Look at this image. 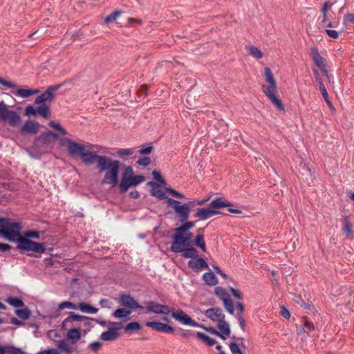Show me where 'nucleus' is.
Instances as JSON below:
<instances>
[{"mask_svg": "<svg viewBox=\"0 0 354 354\" xmlns=\"http://www.w3.org/2000/svg\"><path fill=\"white\" fill-rule=\"evenodd\" d=\"M119 167L120 162L118 160H113L107 157L100 158L99 169L100 171H105L102 183L114 187L118 181Z\"/></svg>", "mask_w": 354, "mask_h": 354, "instance_id": "nucleus-1", "label": "nucleus"}, {"mask_svg": "<svg viewBox=\"0 0 354 354\" xmlns=\"http://www.w3.org/2000/svg\"><path fill=\"white\" fill-rule=\"evenodd\" d=\"M265 77L268 86H263V91L270 102L280 111L284 110V106L280 99L276 95L277 82L270 68H265Z\"/></svg>", "mask_w": 354, "mask_h": 354, "instance_id": "nucleus-2", "label": "nucleus"}, {"mask_svg": "<svg viewBox=\"0 0 354 354\" xmlns=\"http://www.w3.org/2000/svg\"><path fill=\"white\" fill-rule=\"evenodd\" d=\"M21 225L11 219L0 218V235L10 241H19L21 238Z\"/></svg>", "mask_w": 354, "mask_h": 354, "instance_id": "nucleus-3", "label": "nucleus"}, {"mask_svg": "<svg viewBox=\"0 0 354 354\" xmlns=\"http://www.w3.org/2000/svg\"><path fill=\"white\" fill-rule=\"evenodd\" d=\"M165 203L168 206H171L176 215L180 222H185L188 220L191 207L194 206V201H189L187 203H182L180 201L171 198H167Z\"/></svg>", "mask_w": 354, "mask_h": 354, "instance_id": "nucleus-4", "label": "nucleus"}, {"mask_svg": "<svg viewBox=\"0 0 354 354\" xmlns=\"http://www.w3.org/2000/svg\"><path fill=\"white\" fill-rule=\"evenodd\" d=\"M0 119L7 122L10 127H16L21 121L17 113L8 109L4 102H0Z\"/></svg>", "mask_w": 354, "mask_h": 354, "instance_id": "nucleus-5", "label": "nucleus"}, {"mask_svg": "<svg viewBox=\"0 0 354 354\" xmlns=\"http://www.w3.org/2000/svg\"><path fill=\"white\" fill-rule=\"evenodd\" d=\"M17 248L24 251H32L39 254H43L46 251L44 243L32 241L26 238H21L18 241Z\"/></svg>", "mask_w": 354, "mask_h": 354, "instance_id": "nucleus-6", "label": "nucleus"}, {"mask_svg": "<svg viewBox=\"0 0 354 354\" xmlns=\"http://www.w3.org/2000/svg\"><path fill=\"white\" fill-rule=\"evenodd\" d=\"M188 243L185 236V232L181 231L178 227L175 229V234L173 236V241L171 245V250L173 252L178 253L183 250V247L187 246Z\"/></svg>", "mask_w": 354, "mask_h": 354, "instance_id": "nucleus-7", "label": "nucleus"}, {"mask_svg": "<svg viewBox=\"0 0 354 354\" xmlns=\"http://www.w3.org/2000/svg\"><path fill=\"white\" fill-rule=\"evenodd\" d=\"M60 145L68 147V151L71 156L73 158L82 157V155L86 147L72 140L65 138L60 140Z\"/></svg>", "mask_w": 354, "mask_h": 354, "instance_id": "nucleus-8", "label": "nucleus"}, {"mask_svg": "<svg viewBox=\"0 0 354 354\" xmlns=\"http://www.w3.org/2000/svg\"><path fill=\"white\" fill-rule=\"evenodd\" d=\"M170 314L171 317L179 322L183 325L192 326L194 327H199L200 324L196 321L193 320L188 315H187L183 310L171 308Z\"/></svg>", "mask_w": 354, "mask_h": 354, "instance_id": "nucleus-9", "label": "nucleus"}, {"mask_svg": "<svg viewBox=\"0 0 354 354\" xmlns=\"http://www.w3.org/2000/svg\"><path fill=\"white\" fill-rule=\"evenodd\" d=\"M216 295L223 301L225 310L231 315H234V305L228 292L221 287L215 288Z\"/></svg>", "mask_w": 354, "mask_h": 354, "instance_id": "nucleus-10", "label": "nucleus"}, {"mask_svg": "<svg viewBox=\"0 0 354 354\" xmlns=\"http://www.w3.org/2000/svg\"><path fill=\"white\" fill-rule=\"evenodd\" d=\"M133 185V169L129 166L125 168L122 173L121 182L119 185L120 190L122 192L127 191V189Z\"/></svg>", "mask_w": 354, "mask_h": 354, "instance_id": "nucleus-11", "label": "nucleus"}, {"mask_svg": "<svg viewBox=\"0 0 354 354\" xmlns=\"http://www.w3.org/2000/svg\"><path fill=\"white\" fill-rule=\"evenodd\" d=\"M146 311L147 313L167 315L170 314L171 308L166 305L160 304L155 301H150L147 304Z\"/></svg>", "mask_w": 354, "mask_h": 354, "instance_id": "nucleus-12", "label": "nucleus"}, {"mask_svg": "<svg viewBox=\"0 0 354 354\" xmlns=\"http://www.w3.org/2000/svg\"><path fill=\"white\" fill-rule=\"evenodd\" d=\"M84 148V151L82 155L81 159L82 162L87 165H91L97 161V167H100V158H106L103 156H97L95 151H91Z\"/></svg>", "mask_w": 354, "mask_h": 354, "instance_id": "nucleus-13", "label": "nucleus"}, {"mask_svg": "<svg viewBox=\"0 0 354 354\" xmlns=\"http://www.w3.org/2000/svg\"><path fill=\"white\" fill-rule=\"evenodd\" d=\"M59 88V85L53 86L48 88V89L37 96L35 99V104H44L46 102H51L54 99V92Z\"/></svg>", "mask_w": 354, "mask_h": 354, "instance_id": "nucleus-14", "label": "nucleus"}, {"mask_svg": "<svg viewBox=\"0 0 354 354\" xmlns=\"http://www.w3.org/2000/svg\"><path fill=\"white\" fill-rule=\"evenodd\" d=\"M205 315L209 319L217 324L225 319V315L222 310L218 308H212L205 310Z\"/></svg>", "mask_w": 354, "mask_h": 354, "instance_id": "nucleus-15", "label": "nucleus"}, {"mask_svg": "<svg viewBox=\"0 0 354 354\" xmlns=\"http://www.w3.org/2000/svg\"><path fill=\"white\" fill-rule=\"evenodd\" d=\"M145 326L151 328L154 330L158 332H162L166 333H173L174 332V328L162 322H147L145 323Z\"/></svg>", "mask_w": 354, "mask_h": 354, "instance_id": "nucleus-16", "label": "nucleus"}, {"mask_svg": "<svg viewBox=\"0 0 354 354\" xmlns=\"http://www.w3.org/2000/svg\"><path fill=\"white\" fill-rule=\"evenodd\" d=\"M219 331L212 329L213 333L220 337L223 339H225L230 335L231 330L229 324L224 320L217 324Z\"/></svg>", "mask_w": 354, "mask_h": 354, "instance_id": "nucleus-17", "label": "nucleus"}, {"mask_svg": "<svg viewBox=\"0 0 354 354\" xmlns=\"http://www.w3.org/2000/svg\"><path fill=\"white\" fill-rule=\"evenodd\" d=\"M218 214H220L219 211L212 208H201L197 210L194 216L201 220H207Z\"/></svg>", "mask_w": 354, "mask_h": 354, "instance_id": "nucleus-18", "label": "nucleus"}, {"mask_svg": "<svg viewBox=\"0 0 354 354\" xmlns=\"http://www.w3.org/2000/svg\"><path fill=\"white\" fill-rule=\"evenodd\" d=\"M39 129V123L28 120L26 122L24 125L21 127L20 132L22 135L27 133L35 134L38 132Z\"/></svg>", "mask_w": 354, "mask_h": 354, "instance_id": "nucleus-19", "label": "nucleus"}, {"mask_svg": "<svg viewBox=\"0 0 354 354\" xmlns=\"http://www.w3.org/2000/svg\"><path fill=\"white\" fill-rule=\"evenodd\" d=\"M311 56L315 65L324 73H326V67L324 64V59L319 53L317 48H313L310 50Z\"/></svg>", "mask_w": 354, "mask_h": 354, "instance_id": "nucleus-20", "label": "nucleus"}, {"mask_svg": "<svg viewBox=\"0 0 354 354\" xmlns=\"http://www.w3.org/2000/svg\"><path fill=\"white\" fill-rule=\"evenodd\" d=\"M189 268L195 271H199L208 268V265L203 258H197L190 260L188 262Z\"/></svg>", "mask_w": 354, "mask_h": 354, "instance_id": "nucleus-21", "label": "nucleus"}, {"mask_svg": "<svg viewBox=\"0 0 354 354\" xmlns=\"http://www.w3.org/2000/svg\"><path fill=\"white\" fill-rule=\"evenodd\" d=\"M313 73L315 76V80H316V82H317L318 85H319V90H320V92L323 96V97L324 98L325 101L326 102V103L328 104H330V102L329 100V97H328V93H327V91H326V88L321 79V77H319V72L317 69H314L313 70Z\"/></svg>", "mask_w": 354, "mask_h": 354, "instance_id": "nucleus-22", "label": "nucleus"}, {"mask_svg": "<svg viewBox=\"0 0 354 354\" xmlns=\"http://www.w3.org/2000/svg\"><path fill=\"white\" fill-rule=\"evenodd\" d=\"M149 184L153 186L151 189L152 196L160 200L167 198L165 195V192L167 191L163 190L160 185L157 184L155 182H149Z\"/></svg>", "mask_w": 354, "mask_h": 354, "instance_id": "nucleus-23", "label": "nucleus"}, {"mask_svg": "<svg viewBox=\"0 0 354 354\" xmlns=\"http://www.w3.org/2000/svg\"><path fill=\"white\" fill-rule=\"evenodd\" d=\"M229 205L230 202L227 200L223 197H219L212 201L209 205V207L212 208V209H215L225 207L226 206Z\"/></svg>", "mask_w": 354, "mask_h": 354, "instance_id": "nucleus-24", "label": "nucleus"}, {"mask_svg": "<svg viewBox=\"0 0 354 354\" xmlns=\"http://www.w3.org/2000/svg\"><path fill=\"white\" fill-rule=\"evenodd\" d=\"M132 310L129 308H122L117 309L114 313L113 317L118 319H121L122 321L126 322L129 319Z\"/></svg>", "mask_w": 354, "mask_h": 354, "instance_id": "nucleus-25", "label": "nucleus"}, {"mask_svg": "<svg viewBox=\"0 0 354 354\" xmlns=\"http://www.w3.org/2000/svg\"><path fill=\"white\" fill-rule=\"evenodd\" d=\"M87 318L84 316H80L76 314H74L73 313H71L68 317L66 318L62 324L63 326H67L69 325V324H73V322H81L83 320H86Z\"/></svg>", "mask_w": 354, "mask_h": 354, "instance_id": "nucleus-26", "label": "nucleus"}, {"mask_svg": "<svg viewBox=\"0 0 354 354\" xmlns=\"http://www.w3.org/2000/svg\"><path fill=\"white\" fill-rule=\"evenodd\" d=\"M67 339L71 341L72 344L76 343L81 337V332L76 328L70 329L66 335Z\"/></svg>", "mask_w": 354, "mask_h": 354, "instance_id": "nucleus-27", "label": "nucleus"}, {"mask_svg": "<svg viewBox=\"0 0 354 354\" xmlns=\"http://www.w3.org/2000/svg\"><path fill=\"white\" fill-rule=\"evenodd\" d=\"M39 89L19 88L15 92V95L21 97H28L32 95L37 94Z\"/></svg>", "mask_w": 354, "mask_h": 354, "instance_id": "nucleus-28", "label": "nucleus"}, {"mask_svg": "<svg viewBox=\"0 0 354 354\" xmlns=\"http://www.w3.org/2000/svg\"><path fill=\"white\" fill-rule=\"evenodd\" d=\"M203 277L207 285L215 286L218 283V279L212 272L205 273Z\"/></svg>", "mask_w": 354, "mask_h": 354, "instance_id": "nucleus-29", "label": "nucleus"}, {"mask_svg": "<svg viewBox=\"0 0 354 354\" xmlns=\"http://www.w3.org/2000/svg\"><path fill=\"white\" fill-rule=\"evenodd\" d=\"M57 349L59 351L60 353H62V351H64L67 354H71L73 353V348L70 346L65 340H62L58 342Z\"/></svg>", "mask_w": 354, "mask_h": 354, "instance_id": "nucleus-30", "label": "nucleus"}, {"mask_svg": "<svg viewBox=\"0 0 354 354\" xmlns=\"http://www.w3.org/2000/svg\"><path fill=\"white\" fill-rule=\"evenodd\" d=\"M119 337V333L118 332H113L107 330L105 332H103L101 334V339L104 341H113Z\"/></svg>", "mask_w": 354, "mask_h": 354, "instance_id": "nucleus-31", "label": "nucleus"}, {"mask_svg": "<svg viewBox=\"0 0 354 354\" xmlns=\"http://www.w3.org/2000/svg\"><path fill=\"white\" fill-rule=\"evenodd\" d=\"M195 335L197 337H198L209 346H213L216 343V341L214 338L209 337L203 333L196 332Z\"/></svg>", "mask_w": 354, "mask_h": 354, "instance_id": "nucleus-32", "label": "nucleus"}, {"mask_svg": "<svg viewBox=\"0 0 354 354\" xmlns=\"http://www.w3.org/2000/svg\"><path fill=\"white\" fill-rule=\"evenodd\" d=\"M153 151L154 147L150 143L140 146L138 150V153L140 156H147L153 153Z\"/></svg>", "mask_w": 354, "mask_h": 354, "instance_id": "nucleus-33", "label": "nucleus"}, {"mask_svg": "<svg viewBox=\"0 0 354 354\" xmlns=\"http://www.w3.org/2000/svg\"><path fill=\"white\" fill-rule=\"evenodd\" d=\"M6 301L15 308H22L24 306V303L20 298L10 297L6 299Z\"/></svg>", "mask_w": 354, "mask_h": 354, "instance_id": "nucleus-34", "label": "nucleus"}, {"mask_svg": "<svg viewBox=\"0 0 354 354\" xmlns=\"http://www.w3.org/2000/svg\"><path fill=\"white\" fill-rule=\"evenodd\" d=\"M82 312L95 314L97 312V309L84 302L80 303L77 306Z\"/></svg>", "mask_w": 354, "mask_h": 354, "instance_id": "nucleus-35", "label": "nucleus"}, {"mask_svg": "<svg viewBox=\"0 0 354 354\" xmlns=\"http://www.w3.org/2000/svg\"><path fill=\"white\" fill-rule=\"evenodd\" d=\"M120 303L126 308H133V298L129 295H122L120 297Z\"/></svg>", "mask_w": 354, "mask_h": 354, "instance_id": "nucleus-36", "label": "nucleus"}, {"mask_svg": "<svg viewBox=\"0 0 354 354\" xmlns=\"http://www.w3.org/2000/svg\"><path fill=\"white\" fill-rule=\"evenodd\" d=\"M248 53L256 59H261L263 57V53L258 48L254 46H246Z\"/></svg>", "mask_w": 354, "mask_h": 354, "instance_id": "nucleus-37", "label": "nucleus"}, {"mask_svg": "<svg viewBox=\"0 0 354 354\" xmlns=\"http://www.w3.org/2000/svg\"><path fill=\"white\" fill-rule=\"evenodd\" d=\"M15 314L21 319L27 320L30 318L31 315V312L28 308H24L22 309H17L15 310Z\"/></svg>", "mask_w": 354, "mask_h": 354, "instance_id": "nucleus-38", "label": "nucleus"}, {"mask_svg": "<svg viewBox=\"0 0 354 354\" xmlns=\"http://www.w3.org/2000/svg\"><path fill=\"white\" fill-rule=\"evenodd\" d=\"M183 252V255L185 258H195L198 257V252L194 248L183 247V250L180 251Z\"/></svg>", "mask_w": 354, "mask_h": 354, "instance_id": "nucleus-39", "label": "nucleus"}, {"mask_svg": "<svg viewBox=\"0 0 354 354\" xmlns=\"http://www.w3.org/2000/svg\"><path fill=\"white\" fill-rule=\"evenodd\" d=\"M315 329V326L313 322L310 321H305L304 324V328H299L298 330V333L299 334L301 333H308L309 334L310 332L313 331Z\"/></svg>", "mask_w": 354, "mask_h": 354, "instance_id": "nucleus-40", "label": "nucleus"}, {"mask_svg": "<svg viewBox=\"0 0 354 354\" xmlns=\"http://www.w3.org/2000/svg\"><path fill=\"white\" fill-rule=\"evenodd\" d=\"M41 105L37 109V114L40 115L44 118H48L50 115L49 107L45 104H40Z\"/></svg>", "mask_w": 354, "mask_h": 354, "instance_id": "nucleus-41", "label": "nucleus"}, {"mask_svg": "<svg viewBox=\"0 0 354 354\" xmlns=\"http://www.w3.org/2000/svg\"><path fill=\"white\" fill-rule=\"evenodd\" d=\"M194 243L197 247L201 248L203 252L206 250V246H205V242L204 240L203 234H198L196 239Z\"/></svg>", "mask_w": 354, "mask_h": 354, "instance_id": "nucleus-42", "label": "nucleus"}, {"mask_svg": "<svg viewBox=\"0 0 354 354\" xmlns=\"http://www.w3.org/2000/svg\"><path fill=\"white\" fill-rule=\"evenodd\" d=\"M122 12L118 10L113 12L104 18V23L109 24L113 22L119 16H120Z\"/></svg>", "mask_w": 354, "mask_h": 354, "instance_id": "nucleus-43", "label": "nucleus"}, {"mask_svg": "<svg viewBox=\"0 0 354 354\" xmlns=\"http://www.w3.org/2000/svg\"><path fill=\"white\" fill-rule=\"evenodd\" d=\"M66 308L76 310L77 309V306L71 301H63L59 304V310H63L64 309Z\"/></svg>", "mask_w": 354, "mask_h": 354, "instance_id": "nucleus-44", "label": "nucleus"}, {"mask_svg": "<svg viewBox=\"0 0 354 354\" xmlns=\"http://www.w3.org/2000/svg\"><path fill=\"white\" fill-rule=\"evenodd\" d=\"M106 326L109 330L118 332L123 328V324L121 322H109Z\"/></svg>", "mask_w": 354, "mask_h": 354, "instance_id": "nucleus-45", "label": "nucleus"}, {"mask_svg": "<svg viewBox=\"0 0 354 354\" xmlns=\"http://www.w3.org/2000/svg\"><path fill=\"white\" fill-rule=\"evenodd\" d=\"M49 127L58 131L62 135H66L67 131L57 122L51 121L48 124Z\"/></svg>", "mask_w": 354, "mask_h": 354, "instance_id": "nucleus-46", "label": "nucleus"}, {"mask_svg": "<svg viewBox=\"0 0 354 354\" xmlns=\"http://www.w3.org/2000/svg\"><path fill=\"white\" fill-rule=\"evenodd\" d=\"M136 163L142 167H147L151 164V158L147 156L139 158Z\"/></svg>", "mask_w": 354, "mask_h": 354, "instance_id": "nucleus-47", "label": "nucleus"}, {"mask_svg": "<svg viewBox=\"0 0 354 354\" xmlns=\"http://www.w3.org/2000/svg\"><path fill=\"white\" fill-rule=\"evenodd\" d=\"M343 230L348 235L352 233L351 225L347 216L343 219Z\"/></svg>", "mask_w": 354, "mask_h": 354, "instance_id": "nucleus-48", "label": "nucleus"}, {"mask_svg": "<svg viewBox=\"0 0 354 354\" xmlns=\"http://www.w3.org/2000/svg\"><path fill=\"white\" fill-rule=\"evenodd\" d=\"M147 86L145 84H143L140 86L139 90L137 92V95L138 100H141L142 98L147 96Z\"/></svg>", "mask_w": 354, "mask_h": 354, "instance_id": "nucleus-49", "label": "nucleus"}, {"mask_svg": "<svg viewBox=\"0 0 354 354\" xmlns=\"http://www.w3.org/2000/svg\"><path fill=\"white\" fill-rule=\"evenodd\" d=\"M229 346L232 354H244L236 343L232 342Z\"/></svg>", "mask_w": 354, "mask_h": 354, "instance_id": "nucleus-50", "label": "nucleus"}, {"mask_svg": "<svg viewBox=\"0 0 354 354\" xmlns=\"http://www.w3.org/2000/svg\"><path fill=\"white\" fill-rule=\"evenodd\" d=\"M50 137H53L54 139L58 138L57 134H56L53 132H51V131H48V132L43 134L41 136V138H39V140H42L44 143H46Z\"/></svg>", "mask_w": 354, "mask_h": 354, "instance_id": "nucleus-51", "label": "nucleus"}, {"mask_svg": "<svg viewBox=\"0 0 354 354\" xmlns=\"http://www.w3.org/2000/svg\"><path fill=\"white\" fill-rule=\"evenodd\" d=\"M184 223L178 227L179 229L181 230V231H189L190 229H192L194 226V223L193 221H187V220Z\"/></svg>", "mask_w": 354, "mask_h": 354, "instance_id": "nucleus-52", "label": "nucleus"}, {"mask_svg": "<svg viewBox=\"0 0 354 354\" xmlns=\"http://www.w3.org/2000/svg\"><path fill=\"white\" fill-rule=\"evenodd\" d=\"M37 113V109H35L32 105H28L26 107L25 115L26 116H35Z\"/></svg>", "mask_w": 354, "mask_h": 354, "instance_id": "nucleus-53", "label": "nucleus"}, {"mask_svg": "<svg viewBox=\"0 0 354 354\" xmlns=\"http://www.w3.org/2000/svg\"><path fill=\"white\" fill-rule=\"evenodd\" d=\"M8 354H27L25 351L19 348L13 346H9Z\"/></svg>", "mask_w": 354, "mask_h": 354, "instance_id": "nucleus-54", "label": "nucleus"}, {"mask_svg": "<svg viewBox=\"0 0 354 354\" xmlns=\"http://www.w3.org/2000/svg\"><path fill=\"white\" fill-rule=\"evenodd\" d=\"M152 176H153V178L156 180H157L158 182H159L160 184H162V185H165L166 184V182H165V179L162 177V176L160 174V172L156 171H153L152 172Z\"/></svg>", "mask_w": 354, "mask_h": 354, "instance_id": "nucleus-55", "label": "nucleus"}, {"mask_svg": "<svg viewBox=\"0 0 354 354\" xmlns=\"http://www.w3.org/2000/svg\"><path fill=\"white\" fill-rule=\"evenodd\" d=\"M24 238H35L38 239L39 237V234L38 232L36 231H28L24 232Z\"/></svg>", "mask_w": 354, "mask_h": 354, "instance_id": "nucleus-56", "label": "nucleus"}, {"mask_svg": "<svg viewBox=\"0 0 354 354\" xmlns=\"http://www.w3.org/2000/svg\"><path fill=\"white\" fill-rule=\"evenodd\" d=\"M343 23L346 25L348 23H354V13L347 14L344 17Z\"/></svg>", "mask_w": 354, "mask_h": 354, "instance_id": "nucleus-57", "label": "nucleus"}, {"mask_svg": "<svg viewBox=\"0 0 354 354\" xmlns=\"http://www.w3.org/2000/svg\"><path fill=\"white\" fill-rule=\"evenodd\" d=\"M325 32H326L328 37L333 39H337L339 37V32L335 30L326 29Z\"/></svg>", "mask_w": 354, "mask_h": 354, "instance_id": "nucleus-58", "label": "nucleus"}, {"mask_svg": "<svg viewBox=\"0 0 354 354\" xmlns=\"http://www.w3.org/2000/svg\"><path fill=\"white\" fill-rule=\"evenodd\" d=\"M167 192L171 193L173 196H176L180 198H183L185 196L181 194L180 192L172 189V188H167L166 189Z\"/></svg>", "mask_w": 354, "mask_h": 354, "instance_id": "nucleus-59", "label": "nucleus"}, {"mask_svg": "<svg viewBox=\"0 0 354 354\" xmlns=\"http://www.w3.org/2000/svg\"><path fill=\"white\" fill-rule=\"evenodd\" d=\"M101 346H102V344L100 342H94L91 343L89 345V348L95 352L100 350Z\"/></svg>", "mask_w": 354, "mask_h": 354, "instance_id": "nucleus-60", "label": "nucleus"}, {"mask_svg": "<svg viewBox=\"0 0 354 354\" xmlns=\"http://www.w3.org/2000/svg\"><path fill=\"white\" fill-rule=\"evenodd\" d=\"M37 354H61V353L57 349L51 348L38 352Z\"/></svg>", "mask_w": 354, "mask_h": 354, "instance_id": "nucleus-61", "label": "nucleus"}, {"mask_svg": "<svg viewBox=\"0 0 354 354\" xmlns=\"http://www.w3.org/2000/svg\"><path fill=\"white\" fill-rule=\"evenodd\" d=\"M0 84L9 88H14L16 86L14 83L7 81L2 77H0Z\"/></svg>", "mask_w": 354, "mask_h": 354, "instance_id": "nucleus-62", "label": "nucleus"}, {"mask_svg": "<svg viewBox=\"0 0 354 354\" xmlns=\"http://www.w3.org/2000/svg\"><path fill=\"white\" fill-rule=\"evenodd\" d=\"M100 304L102 308H110L111 302L107 299H102L100 301Z\"/></svg>", "mask_w": 354, "mask_h": 354, "instance_id": "nucleus-63", "label": "nucleus"}, {"mask_svg": "<svg viewBox=\"0 0 354 354\" xmlns=\"http://www.w3.org/2000/svg\"><path fill=\"white\" fill-rule=\"evenodd\" d=\"M236 318L238 319V322L239 323V325H240L241 329L243 330L245 328V319L241 315H236Z\"/></svg>", "mask_w": 354, "mask_h": 354, "instance_id": "nucleus-64", "label": "nucleus"}]
</instances>
